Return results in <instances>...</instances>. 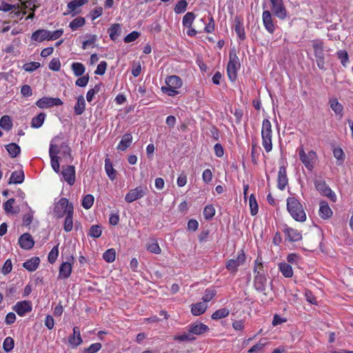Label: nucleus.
<instances>
[{"label": "nucleus", "instance_id": "nucleus-41", "mask_svg": "<svg viewBox=\"0 0 353 353\" xmlns=\"http://www.w3.org/2000/svg\"><path fill=\"white\" fill-rule=\"evenodd\" d=\"M312 46L314 48V54L316 57L324 56L323 46V42L321 41H313Z\"/></svg>", "mask_w": 353, "mask_h": 353}, {"label": "nucleus", "instance_id": "nucleus-64", "mask_svg": "<svg viewBox=\"0 0 353 353\" xmlns=\"http://www.w3.org/2000/svg\"><path fill=\"white\" fill-rule=\"evenodd\" d=\"M102 345L100 343H95L90 345L85 350V353H96L101 348Z\"/></svg>", "mask_w": 353, "mask_h": 353}, {"label": "nucleus", "instance_id": "nucleus-6", "mask_svg": "<svg viewBox=\"0 0 353 353\" xmlns=\"http://www.w3.org/2000/svg\"><path fill=\"white\" fill-rule=\"evenodd\" d=\"M240 67L239 58L235 54H230V61L228 63L227 72L229 79L234 81L236 79L237 70Z\"/></svg>", "mask_w": 353, "mask_h": 353}, {"label": "nucleus", "instance_id": "nucleus-17", "mask_svg": "<svg viewBox=\"0 0 353 353\" xmlns=\"http://www.w3.org/2000/svg\"><path fill=\"white\" fill-rule=\"evenodd\" d=\"M278 188L281 190H283L288 183V179L286 173V168L284 166H280L278 173Z\"/></svg>", "mask_w": 353, "mask_h": 353}, {"label": "nucleus", "instance_id": "nucleus-23", "mask_svg": "<svg viewBox=\"0 0 353 353\" xmlns=\"http://www.w3.org/2000/svg\"><path fill=\"white\" fill-rule=\"evenodd\" d=\"M332 215V210L328 203L325 201H321L319 204V216L324 219H329Z\"/></svg>", "mask_w": 353, "mask_h": 353}, {"label": "nucleus", "instance_id": "nucleus-53", "mask_svg": "<svg viewBox=\"0 0 353 353\" xmlns=\"http://www.w3.org/2000/svg\"><path fill=\"white\" fill-rule=\"evenodd\" d=\"M215 214V209L212 205H206L203 210V216L205 219H212Z\"/></svg>", "mask_w": 353, "mask_h": 353}, {"label": "nucleus", "instance_id": "nucleus-25", "mask_svg": "<svg viewBox=\"0 0 353 353\" xmlns=\"http://www.w3.org/2000/svg\"><path fill=\"white\" fill-rule=\"evenodd\" d=\"M208 308V304L205 303L199 302L191 305V313L194 316H200L203 314Z\"/></svg>", "mask_w": 353, "mask_h": 353}, {"label": "nucleus", "instance_id": "nucleus-59", "mask_svg": "<svg viewBox=\"0 0 353 353\" xmlns=\"http://www.w3.org/2000/svg\"><path fill=\"white\" fill-rule=\"evenodd\" d=\"M59 255V249L58 246H54L52 248V249L50 250V252L48 254V261L50 263H54Z\"/></svg>", "mask_w": 353, "mask_h": 353}, {"label": "nucleus", "instance_id": "nucleus-29", "mask_svg": "<svg viewBox=\"0 0 353 353\" xmlns=\"http://www.w3.org/2000/svg\"><path fill=\"white\" fill-rule=\"evenodd\" d=\"M121 25L119 23L112 24L108 29L109 36L111 40L115 41L121 34Z\"/></svg>", "mask_w": 353, "mask_h": 353}, {"label": "nucleus", "instance_id": "nucleus-30", "mask_svg": "<svg viewBox=\"0 0 353 353\" xmlns=\"http://www.w3.org/2000/svg\"><path fill=\"white\" fill-rule=\"evenodd\" d=\"M40 263L39 257L34 256L24 262L23 267L30 272H33L37 270Z\"/></svg>", "mask_w": 353, "mask_h": 353}, {"label": "nucleus", "instance_id": "nucleus-5", "mask_svg": "<svg viewBox=\"0 0 353 353\" xmlns=\"http://www.w3.org/2000/svg\"><path fill=\"white\" fill-rule=\"evenodd\" d=\"M70 208L72 211H74L72 203H70L66 198H61L54 203L53 215L57 219H61L69 214Z\"/></svg>", "mask_w": 353, "mask_h": 353}, {"label": "nucleus", "instance_id": "nucleus-33", "mask_svg": "<svg viewBox=\"0 0 353 353\" xmlns=\"http://www.w3.org/2000/svg\"><path fill=\"white\" fill-rule=\"evenodd\" d=\"M74 109L75 114L77 115H81L83 113L85 109V101L83 96L81 95L77 97Z\"/></svg>", "mask_w": 353, "mask_h": 353}, {"label": "nucleus", "instance_id": "nucleus-8", "mask_svg": "<svg viewBox=\"0 0 353 353\" xmlns=\"http://www.w3.org/2000/svg\"><path fill=\"white\" fill-rule=\"evenodd\" d=\"M147 188L141 186L130 190L125 196L127 203H132L143 198L146 194Z\"/></svg>", "mask_w": 353, "mask_h": 353}, {"label": "nucleus", "instance_id": "nucleus-38", "mask_svg": "<svg viewBox=\"0 0 353 353\" xmlns=\"http://www.w3.org/2000/svg\"><path fill=\"white\" fill-rule=\"evenodd\" d=\"M72 70L76 77L82 76L85 72V68L83 63L74 62L71 65Z\"/></svg>", "mask_w": 353, "mask_h": 353}, {"label": "nucleus", "instance_id": "nucleus-57", "mask_svg": "<svg viewBox=\"0 0 353 353\" xmlns=\"http://www.w3.org/2000/svg\"><path fill=\"white\" fill-rule=\"evenodd\" d=\"M3 347L7 352L11 351L14 347V340L10 336L6 337L3 341Z\"/></svg>", "mask_w": 353, "mask_h": 353}, {"label": "nucleus", "instance_id": "nucleus-45", "mask_svg": "<svg viewBox=\"0 0 353 353\" xmlns=\"http://www.w3.org/2000/svg\"><path fill=\"white\" fill-rule=\"evenodd\" d=\"M6 150L11 157H17L21 151L20 147L16 143H10L7 145Z\"/></svg>", "mask_w": 353, "mask_h": 353}, {"label": "nucleus", "instance_id": "nucleus-11", "mask_svg": "<svg viewBox=\"0 0 353 353\" xmlns=\"http://www.w3.org/2000/svg\"><path fill=\"white\" fill-rule=\"evenodd\" d=\"M32 305L30 301H21L12 306V310L20 316H24L30 312Z\"/></svg>", "mask_w": 353, "mask_h": 353}, {"label": "nucleus", "instance_id": "nucleus-52", "mask_svg": "<svg viewBox=\"0 0 353 353\" xmlns=\"http://www.w3.org/2000/svg\"><path fill=\"white\" fill-rule=\"evenodd\" d=\"M102 234V230L101 226L98 225H92L89 231V235L92 238H99Z\"/></svg>", "mask_w": 353, "mask_h": 353}, {"label": "nucleus", "instance_id": "nucleus-1", "mask_svg": "<svg viewBox=\"0 0 353 353\" xmlns=\"http://www.w3.org/2000/svg\"><path fill=\"white\" fill-rule=\"evenodd\" d=\"M288 211L296 221L303 222L306 220V214L300 201L294 197L287 199Z\"/></svg>", "mask_w": 353, "mask_h": 353}, {"label": "nucleus", "instance_id": "nucleus-27", "mask_svg": "<svg viewBox=\"0 0 353 353\" xmlns=\"http://www.w3.org/2000/svg\"><path fill=\"white\" fill-rule=\"evenodd\" d=\"M14 199H10L3 203V209L7 214H17L20 209L18 206H14Z\"/></svg>", "mask_w": 353, "mask_h": 353}, {"label": "nucleus", "instance_id": "nucleus-18", "mask_svg": "<svg viewBox=\"0 0 353 353\" xmlns=\"http://www.w3.org/2000/svg\"><path fill=\"white\" fill-rule=\"evenodd\" d=\"M188 331L193 334L201 335L209 331L208 325L202 323H194L190 325Z\"/></svg>", "mask_w": 353, "mask_h": 353}, {"label": "nucleus", "instance_id": "nucleus-32", "mask_svg": "<svg viewBox=\"0 0 353 353\" xmlns=\"http://www.w3.org/2000/svg\"><path fill=\"white\" fill-rule=\"evenodd\" d=\"M146 250L153 254H159L161 252V249L157 240L151 239L145 245Z\"/></svg>", "mask_w": 353, "mask_h": 353}, {"label": "nucleus", "instance_id": "nucleus-31", "mask_svg": "<svg viewBox=\"0 0 353 353\" xmlns=\"http://www.w3.org/2000/svg\"><path fill=\"white\" fill-rule=\"evenodd\" d=\"M284 232L290 241H298L302 238L301 234L295 229L288 228Z\"/></svg>", "mask_w": 353, "mask_h": 353}, {"label": "nucleus", "instance_id": "nucleus-28", "mask_svg": "<svg viewBox=\"0 0 353 353\" xmlns=\"http://www.w3.org/2000/svg\"><path fill=\"white\" fill-rule=\"evenodd\" d=\"M24 173L23 170H17L12 172L9 179L10 184H20L24 181Z\"/></svg>", "mask_w": 353, "mask_h": 353}, {"label": "nucleus", "instance_id": "nucleus-10", "mask_svg": "<svg viewBox=\"0 0 353 353\" xmlns=\"http://www.w3.org/2000/svg\"><path fill=\"white\" fill-rule=\"evenodd\" d=\"M270 3L274 14L281 19H284L287 16V12L283 0H270Z\"/></svg>", "mask_w": 353, "mask_h": 353}, {"label": "nucleus", "instance_id": "nucleus-61", "mask_svg": "<svg viewBox=\"0 0 353 353\" xmlns=\"http://www.w3.org/2000/svg\"><path fill=\"white\" fill-rule=\"evenodd\" d=\"M174 339L179 341H192L194 340L195 338L193 336L192 334L188 331V333H183L182 334L174 336Z\"/></svg>", "mask_w": 353, "mask_h": 353}, {"label": "nucleus", "instance_id": "nucleus-26", "mask_svg": "<svg viewBox=\"0 0 353 353\" xmlns=\"http://www.w3.org/2000/svg\"><path fill=\"white\" fill-rule=\"evenodd\" d=\"M329 104L331 109L334 112V113L336 115H338L340 118H341L343 117V107L339 102L337 99L334 97L330 98L329 100Z\"/></svg>", "mask_w": 353, "mask_h": 353}, {"label": "nucleus", "instance_id": "nucleus-40", "mask_svg": "<svg viewBox=\"0 0 353 353\" xmlns=\"http://www.w3.org/2000/svg\"><path fill=\"white\" fill-rule=\"evenodd\" d=\"M105 170L111 180H114L116 178V170L114 169L112 163L108 159L105 160Z\"/></svg>", "mask_w": 353, "mask_h": 353}, {"label": "nucleus", "instance_id": "nucleus-22", "mask_svg": "<svg viewBox=\"0 0 353 353\" xmlns=\"http://www.w3.org/2000/svg\"><path fill=\"white\" fill-rule=\"evenodd\" d=\"M267 279L263 274H256L254 276V287L256 290L263 292L266 288Z\"/></svg>", "mask_w": 353, "mask_h": 353}, {"label": "nucleus", "instance_id": "nucleus-43", "mask_svg": "<svg viewBox=\"0 0 353 353\" xmlns=\"http://www.w3.org/2000/svg\"><path fill=\"white\" fill-rule=\"evenodd\" d=\"M230 314V310L226 307H223L216 310L212 314V319L214 320L221 319L228 316Z\"/></svg>", "mask_w": 353, "mask_h": 353}, {"label": "nucleus", "instance_id": "nucleus-48", "mask_svg": "<svg viewBox=\"0 0 353 353\" xmlns=\"http://www.w3.org/2000/svg\"><path fill=\"white\" fill-rule=\"evenodd\" d=\"M116 257V251L113 248H110L106 250L103 254V259L108 263H112L115 260Z\"/></svg>", "mask_w": 353, "mask_h": 353}, {"label": "nucleus", "instance_id": "nucleus-39", "mask_svg": "<svg viewBox=\"0 0 353 353\" xmlns=\"http://www.w3.org/2000/svg\"><path fill=\"white\" fill-rule=\"evenodd\" d=\"M0 127L7 131L12 129V122L10 116L4 115L0 119Z\"/></svg>", "mask_w": 353, "mask_h": 353}, {"label": "nucleus", "instance_id": "nucleus-24", "mask_svg": "<svg viewBox=\"0 0 353 353\" xmlns=\"http://www.w3.org/2000/svg\"><path fill=\"white\" fill-rule=\"evenodd\" d=\"M132 143V136L131 134L126 133L125 134L120 141L119 143L117 145V150L121 151L125 150L128 148L130 146Z\"/></svg>", "mask_w": 353, "mask_h": 353}, {"label": "nucleus", "instance_id": "nucleus-7", "mask_svg": "<svg viewBox=\"0 0 353 353\" xmlns=\"http://www.w3.org/2000/svg\"><path fill=\"white\" fill-rule=\"evenodd\" d=\"M314 185L317 191L322 195L327 196L332 201L335 202L336 196L335 193L327 185L325 181L323 179H316L314 181Z\"/></svg>", "mask_w": 353, "mask_h": 353}, {"label": "nucleus", "instance_id": "nucleus-3", "mask_svg": "<svg viewBox=\"0 0 353 353\" xmlns=\"http://www.w3.org/2000/svg\"><path fill=\"white\" fill-rule=\"evenodd\" d=\"M165 85L161 87L163 93L170 97L177 95L179 89L182 86V79L176 75H171L166 77L165 80Z\"/></svg>", "mask_w": 353, "mask_h": 353}, {"label": "nucleus", "instance_id": "nucleus-16", "mask_svg": "<svg viewBox=\"0 0 353 353\" xmlns=\"http://www.w3.org/2000/svg\"><path fill=\"white\" fill-rule=\"evenodd\" d=\"M262 19L265 30L269 33H273L275 30V26L272 21V16L269 10H265L263 12Z\"/></svg>", "mask_w": 353, "mask_h": 353}, {"label": "nucleus", "instance_id": "nucleus-49", "mask_svg": "<svg viewBox=\"0 0 353 353\" xmlns=\"http://www.w3.org/2000/svg\"><path fill=\"white\" fill-rule=\"evenodd\" d=\"M94 198L92 194H86L82 200V206L83 208L88 210L93 205Z\"/></svg>", "mask_w": 353, "mask_h": 353}, {"label": "nucleus", "instance_id": "nucleus-60", "mask_svg": "<svg viewBox=\"0 0 353 353\" xmlns=\"http://www.w3.org/2000/svg\"><path fill=\"white\" fill-rule=\"evenodd\" d=\"M263 263L260 257H257L254 262V272L256 274H263Z\"/></svg>", "mask_w": 353, "mask_h": 353}, {"label": "nucleus", "instance_id": "nucleus-51", "mask_svg": "<svg viewBox=\"0 0 353 353\" xmlns=\"http://www.w3.org/2000/svg\"><path fill=\"white\" fill-rule=\"evenodd\" d=\"M216 292L213 289H207L205 291V294L202 297V300L203 303L208 304L215 296Z\"/></svg>", "mask_w": 353, "mask_h": 353}, {"label": "nucleus", "instance_id": "nucleus-14", "mask_svg": "<svg viewBox=\"0 0 353 353\" xmlns=\"http://www.w3.org/2000/svg\"><path fill=\"white\" fill-rule=\"evenodd\" d=\"M83 343L79 327L73 328L72 334L68 337V343L72 348H76Z\"/></svg>", "mask_w": 353, "mask_h": 353}, {"label": "nucleus", "instance_id": "nucleus-15", "mask_svg": "<svg viewBox=\"0 0 353 353\" xmlns=\"http://www.w3.org/2000/svg\"><path fill=\"white\" fill-rule=\"evenodd\" d=\"M61 175L63 179L70 185H72L75 182V168L72 165H68L63 168Z\"/></svg>", "mask_w": 353, "mask_h": 353}, {"label": "nucleus", "instance_id": "nucleus-50", "mask_svg": "<svg viewBox=\"0 0 353 353\" xmlns=\"http://www.w3.org/2000/svg\"><path fill=\"white\" fill-rule=\"evenodd\" d=\"M195 19V16L192 12H187L183 18V25L186 28H190Z\"/></svg>", "mask_w": 353, "mask_h": 353}, {"label": "nucleus", "instance_id": "nucleus-2", "mask_svg": "<svg viewBox=\"0 0 353 353\" xmlns=\"http://www.w3.org/2000/svg\"><path fill=\"white\" fill-rule=\"evenodd\" d=\"M296 151L301 163L308 171L312 172L314 169L318 160L316 152L314 150H310L306 152L303 145L299 146Z\"/></svg>", "mask_w": 353, "mask_h": 353}, {"label": "nucleus", "instance_id": "nucleus-34", "mask_svg": "<svg viewBox=\"0 0 353 353\" xmlns=\"http://www.w3.org/2000/svg\"><path fill=\"white\" fill-rule=\"evenodd\" d=\"M279 270L286 278H291L293 276V270L292 266L287 263H280L279 264Z\"/></svg>", "mask_w": 353, "mask_h": 353}, {"label": "nucleus", "instance_id": "nucleus-35", "mask_svg": "<svg viewBox=\"0 0 353 353\" xmlns=\"http://www.w3.org/2000/svg\"><path fill=\"white\" fill-rule=\"evenodd\" d=\"M85 24V20L82 17H78L75 19H74L72 21H71L69 23V28L72 30L75 31Z\"/></svg>", "mask_w": 353, "mask_h": 353}, {"label": "nucleus", "instance_id": "nucleus-62", "mask_svg": "<svg viewBox=\"0 0 353 353\" xmlns=\"http://www.w3.org/2000/svg\"><path fill=\"white\" fill-rule=\"evenodd\" d=\"M40 67L39 62H29L23 65V68L26 72H32Z\"/></svg>", "mask_w": 353, "mask_h": 353}, {"label": "nucleus", "instance_id": "nucleus-19", "mask_svg": "<svg viewBox=\"0 0 353 353\" xmlns=\"http://www.w3.org/2000/svg\"><path fill=\"white\" fill-rule=\"evenodd\" d=\"M19 243L21 248L30 250L34 246V241L28 233H25L19 237Z\"/></svg>", "mask_w": 353, "mask_h": 353}, {"label": "nucleus", "instance_id": "nucleus-9", "mask_svg": "<svg viewBox=\"0 0 353 353\" xmlns=\"http://www.w3.org/2000/svg\"><path fill=\"white\" fill-rule=\"evenodd\" d=\"M245 261V255L243 251L238 253L236 259H232L227 261L226 268L231 272H236L238 268L242 265Z\"/></svg>", "mask_w": 353, "mask_h": 353}, {"label": "nucleus", "instance_id": "nucleus-42", "mask_svg": "<svg viewBox=\"0 0 353 353\" xmlns=\"http://www.w3.org/2000/svg\"><path fill=\"white\" fill-rule=\"evenodd\" d=\"M46 114L44 113H40L37 117L32 118L31 121V126L34 128H40L45 120Z\"/></svg>", "mask_w": 353, "mask_h": 353}, {"label": "nucleus", "instance_id": "nucleus-46", "mask_svg": "<svg viewBox=\"0 0 353 353\" xmlns=\"http://www.w3.org/2000/svg\"><path fill=\"white\" fill-rule=\"evenodd\" d=\"M235 32L238 36V37L241 40H243L245 38V34L244 30V26L243 23L240 21H236L235 23Z\"/></svg>", "mask_w": 353, "mask_h": 353}, {"label": "nucleus", "instance_id": "nucleus-12", "mask_svg": "<svg viewBox=\"0 0 353 353\" xmlns=\"http://www.w3.org/2000/svg\"><path fill=\"white\" fill-rule=\"evenodd\" d=\"M63 104L62 101L59 98L43 97L36 102L39 108H48L53 106H59Z\"/></svg>", "mask_w": 353, "mask_h": 353}, {"label": "nucleus", "instance_id": "nucleus-44", "mask_svg": "<svg viewBox=\"0 0 353 353\" xmlns=\"http://www.w3.org/2000/svg\"><path fill=\"white\" fill-rule=\"evenodd\" d=\"M333 155L337 160V164L339 165H341L343 163L345 157L343 150L340 148H335L333 150Z\"/></svg>", "mask_w": 353, "mask_h": 353}, {"label": "nucleus", "instance_id": "nucleus-56", "mask_svg": "<svg viewBox=\"0 0 353 353\" xmlns=\"http://www.w3.org/2000/svg\"><path fill=\"white\" fill-rule=\"evenodd\" d=\"M56 139H53L51 141L49 150L50 157H59L58 154L59 152V147L57 144L55 143Z\"/></svg>", "mask_w": 353, "mask_h": 353}, {"label": "nucleus", "instance_id": "nucleus-36", "mask_svg": "<svg viewBox=\"0 0 353 353\" xmlns=\"http://www.w3.org/2000/svg\"><path fill=\"white\" fill-rule=\"evenodd\" d=\"M73 214L74 211H72V208H70V212L66 215L64 221L63 228L66 232H70L73 228Z\"/></svg>", "mask_w": 353, "mask_h": 353}, {"label": "nucleus", "instance_id": "nucleus-54", "mask_svg": "<svg viewBox=\"0 0 353 353\" xmlns=\"http://www.w3.org/2000/svg\"><path fill=\"white\" fill-rule=\"evenodd\" d=\"M337 57L341 60L342 65L346 67L349 63L348 54L345 50H339L337 52Z\"/></svg>", "mask_w": 353, "mask_h": 353}, {"label": "nucleus", "instance_id": "nucleus-37", "mask_svg": "<svg viewBox=\"0 0 353 353\" xmlns=\"http://www.w3.org/2000/svg\"><path fill=\"white\" fill-rule=\"evenodd\" d=\"M86 39L82 43V48L86 50L89 47H94L96 41H97V36L96 34H86Z\"/></svg>", "mask_w": 353, "mask_h": 353}, {"label": "nucleus", "instance_id": "nucleus-13", "mask_svg": "<svg viewBox=\"0 0 353 353\" xmlns=\"http://www.w3.org/2000/svg\"><path fill=\"white\" fill-rule=\"evenodd\" d=\"M88 2V0H73L69 2L67 5V10L64 12V15L72 14L74 16L79 13L77 10L80 7L83 6Z\"/></svg>", "mask_w": 353, "mask_h": 353}, {"label": "nucleus", "instance_id": "nucleus-20", "mask_svg": "<svg viewBox=\"0 0 353 353\" xmlns=\"http://www.w3.org/2000/svg\"><path fill=\"white\" fill-rule=\"evenodd\" d=\"M48 35L49 30L46 29H39L32 34L31 40L39 43L45 40L48 41Z\"/></svg>", "mask_w": 353, "mask_h": 353}, {"label": "nucleus", "instance_id": "nucleus-4", "mask_svg": "<svg viewBox=\"0 0 353 353\" xmlns=\"http://www.w3.org/2000/svg\"><path fill=\"white\" fill-rule=\"evenodd\" d=\"M262 145L266 152H270L272 150V130L270 121L268 119H264L261 128Z\"/></svg>", "mask_w": 353, "mask_h": 353}, {"label": "nucleus", "instance_id": "nucleus-58", "mask_svg": "<svg viewBox=\"0 0 353 353\" xmlns=\"http://www.w3.org/2000/svg\"><path fill=\"white\" fill-rule=\"evenodd\" d=\"M188 3L185 0L179 1L174 8V12L177 14L183 13L185 11Z\"/></svg>", "mask_w": 353, "mask_h": 353}, {"label": "nucleus", "instance_id": "nucleus-63", "mask_svg": "<svg viewBox=\"0 0 353 353\" xmlns=\"http://www.w3.org/2000/svg\"><path fill=\"white\" fill-rule=\"evenodd\" d=\"M12 265L11 260L7 259L4 263L1 272L3 275H6L12 271Z\"/></svg>", "mask_w": 353, "mask_h": 353}, {"label": "nucleus", "instance_id": "nucleus-55", "mask_svg": "<svg viewBox=\"0 0 353 353\" xmlns=\"http://www.w3.org/2000/svg\"><path fill=\"white\" fill-rule=\"evenodd\" d=\"M101 90V85L98 84L94 86V88L90 89L86 94V99L88 102L92 101L94 96L98 93Z\"/></svg>", "mask_w": 353, "mask_h": 353}, {"label": "nucleus", "instance_id": "nucleus-47", "mask_svg": "<svg viewBox=\"0 0 353 353\" xmlns=\"http://www.w3.org/2000/svg\"><path fill=\"white\" fill-rule=\"evenodd\" d=\"M249 205L250 208V213L252 215H256L258 213V203L254 194H251L249 199Z\"/></svg>", "mask_w": 353, "mask_h": 353}, {"label": "nucleus", "instance_id": "nucleus-21", "mask_svg": "<svg viewBox=\"0 0 353 353\" xmlns=\"http://www.w3.org/2000/svg\"><path fill=\"white\" fill-rule=\"evenodd\" d=\"M72 263L67 261L61 264L59 272V277L62 279H68L72 272Z\"/></svg>", "mask_w": 353, "mask_h": 353}]
</instances>
